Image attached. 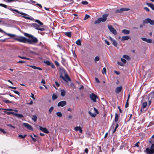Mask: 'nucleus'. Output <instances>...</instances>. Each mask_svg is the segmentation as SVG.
Listing matches in <instances>:
<instances>
[{
  "label": "nucleus",
  "mask_w": 154,
  "mask_h": 154,
  "mask_svg": "<svg viewBox=\"0 0 154 154\" xmlns=\"http://www.w3.org/2000/svg\"><path fill=\"white\" fill-rule=\"evenodd\" d=\"M24 35L29 38H31L29 39L25 37L20 36L14 38L16 40L19 42L24 43H28L30 44H33L36 43L38 42V40L37 38L34 37L32 35L26 33H24Z\"/></svg>",
  "instance_id": "nucleus-1"
},
{
  "label": "nucleus",
  "mask_w": 154,
  "mask_h": 154,
  "mask_svg": "<svg viewBox=\"0 0 154 154\" xmlns=\"http://www.w3.org/2000/svg\"><path fill=\"white\" fill-rule=\"evenodd\" d=\"M60 77L66 82L71 81V80L66 71L63 69H60Z\"/></svg>",
  "instance_id": "nucleus-2"
},
{
  "label": "nucleus",
  "mask_w": 154,
  "mask_h": 154,
  "mask_svg": "<svg viewBox=\"0 0 154 154\" xmlns=\"http://www.w3.org/2000/svg\"><path fill=\"white\" fill-rule=\"evenodd\" d=\"M143 23L144 24H147L149 23L151 25H154V20L148 18L143 20Z\"/></svg>",
  "instance_id": "nucleus-3"
},
{
  "label": "nucleus",
  "mask_w": 154,
  "mask_h": 154,
  "mask_svg": "<svg viewBox=\"0 0 154 154\" xmlns=\"http://www.w3.org/2000/svg\"><path fill=\"white\" fill-rule=\"evenodd\" d=\"M108 27L110 31L114 35H116L117 33L116 30L115 29L112 25H108Z\"/></svg>",
  "instance_id": "nucleus-4"
},
{
  "label": "nucleus",
  "mask_w": 154,
  "mask_h": 154,
  "mask_svg": "<svg viewBox=\"0 0 154 154\" xmlns=\"http://www.w3.org/2000/svg\"><path fill=\"white\" fill-rule=\"evenodd\" d=\"M90 97L91 100L94 102L97 101L96 99L98 98V97L94 93H92L90 95Z\"/></svg>",
  "instance_id": "nucleus-5"
},
{
  "label": "nucleus",
  "mask_w": 154,
  "mask_h": 154,
  "mask_svg": "<svg viewBox=\"0 0 154 154\" xmlns=\"http://www.w3.org/2000/svg\"><path fill=\"white\" fill-rule=\"evenodd\" d=\"M78 131H79L80 134H79V137L81 138H82L83 137V132L82 128L80 126L78 127Z\"/></svg>",
  "instance_id": "nucleus-6"
},
{
  "label": "nucleus",
  "mask_w": 154,
  "mask_h": 154,
  "mask_svg": "<svg viewBox=\"0 0 154 154\" xmlns=\"http://www.w3.org/2000/svg\"><path fill=\"white\" fill-rule=\"evenodd\" d=\"M146 152L147 154H154V149L152 150L148 147L146 149Z\"/></svg>",
  "instance_id": "nucleus-7"
},
{
  "label": "nucleus",
  "mask_w": 154,
  "mask_h": 154,
  "mask_svg": "<svg viewBox=\"0 0 154 154\" xmlns=\"http://www.w3.org/2000/svg\"><path fill=\"white\" fill-rule=\"evenodd\" d=\"M23 125L26 128L28 129L33 131V128L31 125L26 123H23Z\"/></svg>",
  "instance_id": "nucleus-8"
},
{
  "label": "nucleus",
  "mask_w": 154,
  "mask_h": 154,
  "mask_svg": "<svg viewBox=\"0 0 154 154\" xmlns=\"http://www.w3.org/2000/svg\"><path fill=\"white\" fill-rule=\"evenodd\" d=\"M108 16V14H106L103 15L102 17H100V19L102 22H105L106 19L107 17Z\"/></svg>",
  "instance_id": "nucleus-9"
},
{
  "label": "nucleus",
  "mask_w": 154,
  "mask_h": 154,
  "mask_svg": "<svg viewBox=\"0 0 154 154\" xmlns=\"http://www.w3.org/2000/svg\"><path fill=\"white\" fill-rule=\"evenodd\" d=\"M66 104V102L65 101H60L58 103L57 106L58 107L61 106L63 107L65 106Z\"/></svg>",
  "instance_id": "nucleus-10"
},
{
  "label": "nucleus",
  "mask_w": 154,
  "mask_h": 154,
  "mask_svg": "<svg viewBox=\"0 0 154 154\" xmlns=\"http://www.w3.org/2000/svg\"><path fill=\"white\" fill-rule=\"evenodd\" d=\"M44 63L48 66H51V67H54V66L53 64L49 61L45 60Z\"/></svg>",
  "instance_id": "nucleus-11"
},
{
  "label": "nucleus",
  "mask_w": 154,
  "mask_h": 154,
  "mask_svg": "<svg viewBox=\"0 0 154 154\" xmlns=\"http://www.w3.org/2000/svg\"><path fill=\"white\" fill-rule=\"evenodd\" d=\"M39 127L40 130L42 131L43 132L46 134H48L49 133V131L47 130V129L46 128H43L41 126H39Z\"/></svg>",
  "instance_id": "nucleus-12"
},
{
  "label": "nucleus",
  "mask_w": 154,
  "mask_h": 154,
  "mask_svg": "<svg viewBox=\"0 0 154 154\" xmlns=\"http://www.w3.org/2000/svg\"><path fill=\"white\" fill-rule=\"evenodd\" d=\"M31 26H33L34 28H35L36 29H38V28H39L40 26L39 25H38L36 23H33L32 24Z\"/></svg>",
  "instance_id": "nucleus-13"
},
{
  "label": "nucleus",
  "mask_w": 154,
  "mask_h": 154,
  "mask_svg": "<svg viewBox=\"0 0 154 154\" xmlns=\"http://www.w3.org/2000/svg\"><path fill=\"white\" fill-rule=\"evenodd\" d=\"M122 89V86H119L118 87L116 88V92L117 94H119L120 92Z\"/></svg>",
  "instance_id": "nucleus-14"
},
{
  "label": "nucleus",
  "mask_w": 154,
  "mask_h": 154,
  "mask_svg": "<svg viewBox=\"0 0 154 154\" xmlns=\"http://www.w3.org/2000/svg\"><path fill=\"white\" fill-rule=\"evenodd\" d=\"M11 11H15V12H16L18 13H19L22 15H24V16H26V15H27V14H26L24 13H23V12H19L17 10H16V9H11Z\"/></svg>",
  "instance_id": "nucleus-15"
},
{
  "label": "nucleus",
  "mask_w": 154,
  "mask_h": 154,
  "mask_svg": "<svg viewBox=\"0 0 154 154\" xmlns=\"http://www.w3.org/2000/svg\"><path fill=\"white\" fill-rule=\"evenodd\" d=\"M130 38V37L128 36H123L122 37V40L124 41L125 40H128Z\"/></svg>",
  "instance_id": "nucleus-16"
},
{
  "label": "nucleus",
  "mask_w": 154,
  "mask_h": 154,
  "mask_svg": "<svg viewBox=\"0 0 154 154\" xmlns=\"http://www.w3.org/2000/svg\"><path fill=\"white\" fill-rule=\"evenodd\" d=\"M149 143H154V134L152 136L149 140Z\"/></svg>",
  "instance_id": "nucleus-17"
},
{
  "label": "nucleus",
  "mask_w": 154,
  "mask_h": 154,
  "mask_svg": "<svg viewBox=\"0 0 154 154\" xmlns=\"http://www.w3.org/2000/svg\"><path fill=\"white\" fill-rule=\"evenodd\" d=\"M130 31L126 29H123L122 30V32L125 34H128L130 33Z\"/></svg>",
  "instance_id": "nucleus-18"
},
{
  "label": "nucleus",
  "mask_w": 154,
  "mask_h": 154,
  "mask_svg": "<svg viewBox=\"0 0 154 154\" xmlns=\"http://www.w3.org/2000/svg\"><path fill=\"white\" fill-rule=\"evenodd\" d=\"M146 4L148 6L150 7L152 10H154V5L153 4L147 3Z\"/></svg>",
  "instance_id": "nucleus-19"
},
{
  "label": "nucleus",
  "mask_w": 154,
  "mask_h": 154,
  "mask_svg": "<svg viewBox=\"0 0 154 154\" xmlns=\"http://www.w3.org/2000/svg\"><path fill=\"white\" fill-rule=\"evenodd\" d=\"M147 105V103L146 102H143L142 105V107L143 108V109H144L146 107Z\"/></svg>",
  "instance_id": "nucleus-20"
},
{
  "label": "nucleus",
  "mask_w": 154,
  "mask_h": 154,
  "mask_svg": "<svg viewBox=\"0 0 154 154\" xmlns=\"http://www.w3.org/2000/svg\"><path fill=\"white\" fill-rule=\"evenodd\" d=\"M32 119L34 122H35L37 120V117L36 115H34L32 116Z\"/></svg>",
  "instance_id": "nucleus-21"
},
{
  "label": "nucleus",
  "mask_w": 154,
  "mask_h": 154,
  "mask_svg": "<svg viewBox=\"0 0 154 154\" xmlns=\"http://www.w3.org/2000/svg\"><path fill=\"white\" fill-rule=\"evenodd\" d=\"M15 116L17 118H23V116L22 114H15Z\"/></svg>",
  "instance_id": "nucleus-22"
},
{
  "label": "nucleus",
  "mask_w": 154,
  "mask_h": 154,
  "mask_svg": "<svg viewBox=\"0 0 154 154\" xmlns=\"http://www.w3.org/2000/svg\"><path fill=\"white\" fill-rule=\"evenodd\" d=\"M66 94V91L64 90H61V95L63 96L64 97L65 96Z\"/></svg>",
  "instance_id": "nucleus-23"
},
{
  "label": "nucleus",
  "mask_w": 154,
  "mask_h": 154,
  "mask_svg": "<svg viewBox=\"0 0 154 154\" xmlns=\"http://www.w3.org/2000/svg\"><path fill=\"white\" fill-rule=\"evenodd\" d=\"M72 51L73 54V57H74V58H75L74 60L76 61L75 58H76V54L75 52V50H74L73 48L72 49Z\"/></svg>",
  "instance_id": "nucleus-24"
},
{
  "label": "nucleus",
  "mask_w": 154,
  "mask_h": 154,
  "mask_svg": "<svg viewBox=\"0 0 154 154\" xmlns=\"http://www.w3.org/2000/svg\"><path fill=\"white\" fill-rule=\"evenodd\" d=\"M88 113L91 116L93 117H94L96 115V113H93L90 111H89Z\"/></svg>",
  "instance_id": "nucleus-25"
},
{
  "label": "nucleus",
  "mask_w": 154,
  "mask_h": 154,
  "mask_svg": "<svg viewBox=\"0 0 154 154\" xmlns=\"http://www.w3.org/2000/svg\"><path fill=\"white\" fill-rule=\"evenodd\" d=\"M52 100H55L57 98V96L56 94H53L52 97Z\"/></svg>",
  "instance_id": "nucleus-26"
},
{
  "label": "nucleus",
  "mask_w": 154,
  "mask_h": 154,
  "mask_svg": "<svg viewBox=\"0 0 154 154\" xmlns=\"http://www.w3.org/2000/svg\"><path fill=\"white\" fill-rule=\"evenodd\" d=\"M119 119V116L117 113H116L115 116V121L116 122H117L118 121Z\"/></svg>",
  "instance_id": "nucleus-27"
},
{
  "label": "nucleus",
  "mask_w": 154,
  "mask_h": 154,
  "mask_svg": "<svg viewBox=\"0 0 154 154\" xmlns=\"http://www.w3.org/2000/svg\"><path fill=\"white\" fill-rule=\"evenodd\" d=\"M35 22L38 23V24H39V25L40 26H41L42 25H43V23L41 22L39 20H35Z\"/></svg>",
  "instance_id": "nucleus-28"
},
{
  "label": "nucleus",
  "mask_w": 154,
  "mask_h": 154,
  "mask_svg": "<svg viewBox=\"0 0 154 154\" xmlns=\"http://www.w3.org/2000/svg\"><path fill=\"white\" fill-rule=\"evenodd\" d=\"M124 11V10L122 8H121L120 9H118L116 10V12L118 13H122V12Z\"/></svg>",
  "instance_id": "nucleus-29"
},
{
  "label": "nucleus",
  "mask_w": 154,
  "mask_h": 154,
  "mask_svg": "<svg viewBox=\"0 0 154 154\" xmlns=\"http://www.w3.org/2000/svg\"><path fill=\"white\" fill-rule=\"evenodd\" d=\"M56 115L59 117H61L62 116V115L60 112H57L56 113Z\"/></svg>",
  "instance_id": "nucleus-30"
},
{
  "label": "nucleus",
  "mask_w": 154,
  "mask_h": 154,
  "mask_svg": "<svg viewBox=\"0 0 154 154\" xmlns=\"http://www.w3.org/2000/svg\"><path fill=\"white\" fill-rule=\"evenodd\" d=\"M65 34L69 37H71V33L70 32H67L65 33Z\"/></svg>",
  "instance_id": "nucleus-31"
},
{
  "label": "nucleus",
  "mask_w": 154,
  "mask_h": 154,
  "mask_svg": "<svg viewBox=\"0 0 154 154\" xmlns=\"http://www.w3.org/2000/svg\"><path fill=\"white\" fill-rule=\"evenodd\" d=\"M101 20L100 18H99L97 20H96L94 22V24L99 23L101 22Z\"/></svg>",
  "instance_id": "nucleus-32"
},
{
  "label": "nucleus",
  "mask_w": 154,
  "mask_h": 154,
  "mask_svg": "<svg viewBox=\"0 0 154 154\" xmlns=\"http://www.w3.org/2000/svg\"><path fill=\"white\" fill-rule=\"evenodd\" d=\"M123 58H125V59H127V60H129V59L130 58L129 56H128V55H124L123 56Z\"/></svg>",
  "instance_id": "nucleus-33"
},
{
  "label": "nucleus",
  "mask_w": 154,
  "mask_h": 154,
  "mask_svg": "<svg viewBox=\"0 0 154 154\" xmlns=\"http://www.w3.org/2000/svg\"><path fill=\"white\" fill-rule=\"evenodd\" d=\"M112 42V44L115 47H116L117 46V43L116 41L114 40Z\"/></svg>",
  "instance_id": "nucleus-34"
},
{
  "label": "nucleus",
  "mask_w": 154,
  "mask_h": 154,
  "mask_svg": "<svg viewBox=\"0 0 154 154\" xmlns=\"http://www.w3.org/2000/svg\"><path fill=\"white\" fill-rule=\"evenodd\" d=\"M26 136L27 135L26 134H25L24 135H23L21 134H19L18 135V137H20L22 139H23L25 137H26Z\"/></svg>",
  "instance_id": "nucleus-35"
},
{
  "label": "nucleus",
  "mask_w": 154,
  "mask_h": 154,
  "mask_svg": "<svg viewBox=\"0 0 154 154\" xmlns=\"http://www.w3.org/2000/svg\"><path fill=\"white\" fill-rule=\"evenodd\" d=\"M3 1H5L8 2H11L13 1H18L19 0H3Z\"/></svg>",
  "instance_id": "nucleus-36"
},
{
  "label": "nucleus",
  "mask_w": 154,
  "mask_h": 154,
  "mask_svg": "<svg viewBox=\"0 0 154 154\" xmlns=\"http://www.w3.org/2000/svg\"><path fill=\"white\" fill-rule=\"evenodd\" d=\"M54 109V107L53 106H51V108L49 109L48 110V112L49 113H51L53 111Z\"/></svg>",
  "instance_id": "nucleus-37"
},
{
  "label": "nucleus",
  "mask_w": 154,
  "mask_h": 154,
  "mask_svg": "<svg viewBox=\"0 0 154 154\" xmlns=\"http://www.w3.org/2000/svg\"><path fill=\"white\" fill-rule=\"evenodd\" d=\"M100 60V58L99 57L97 56L96 57L94 58V61L95 62H96Z\"/></svg>",
  "instance_id": "nucleus-38"
},
{
  "label": "nucleus",
  "mask_w": 154,
  "mask_h": 154,
  "mask_svg": "<svg viewBox=\"0 0 154 154\" xmlns=\"http://www.w3.org/2000/svg\"><path fill=\"white\" fill-rule=\"evenodd\" d=\"M6 34H7V35H8V36H9L10 37H14L15 36V35L14 34H9V33H6Z\"/></svg>",
  "instance_id": "nucleus-39"
},
{
  "label": "nucleus",
  "mask_w": 154,
  "mask_h": 154,
  "mask_svg": "<svg viewBox=\"0 0 154 154\" xmlns=\"http://www.w3.org/2000/svg\"><path fill=\"white\" fill-rule=\"evenodd\" d=\"M90 16L89 15H88V14H86L85 15V16L84 19V20H86V19H88V18H89L90 17Z\"/></svg>",
  "instance_id": "nucleus-40"
},
{
  "label": "nucleus",
  "mask_w": 154,
  "mask_h": 154,
  "mask_svg": "<svg viewBox=\"0 0 154 154\" xmlns=\"http://www.w3.org/2000/svg\"><path fill=\"white\" fill-rule=\"evenodd\" d=\"M54 64L57 67H58L60 66L59 63L57 61H54Z\"/></svg>",
  "instance_id": "nucleus-41"
},
{
  "label": "nucleus",
  "mask_w": 154,
  "mask_h": 154,
  "mask_svg": "<svg viewBox=\"0 0 154 154\" xmlns=\"http://www.w3.org/2000/svg\"><path fill=\"white\" fill-rule=\"evenodd\" d=\"M106 68H103V70L102 71V73L103 74H106Z\"/></svg>",
  "instance_id": "nucleus-42"
},
{
  "label": "nucleus",
  "mask_w": 154,
  "mask_h": 154,
  "mask_svg": "<svg viewBox=\"0 0 154 154\" xmlns=\"http://www.w3.org/2000/svg\"><path fill=\"white\" fill-rule=\"evenodd\" d=\"M81 3L83 5H87L88 4V2L86 1H83L81 2Z\"/></svg>",
  "instance_id": "nucleus-43"
},
{
  "label": "nucleus",
  "mask_w": 154,
  "mask_h": 154,
  "mask_svg": "<svg viewBox=\"0 0 154 154\" xmlns=\"http://www.w3.org/2000/svg\"><path fill=\"white\" fill-rule=\"evenodd\" d=\"M23 17L26 19L29 20H34V19L33 18H31L28 17H26L24 16H23Z\"/></svg>",
  "instance_id": "nucleus-44"
},
{
  "label": "nucleus",
  "mask_w": 154,
  "mask_h": 154,
  "mask_svg": "<svg viewBox=\"0 0 154 154\" xmlns=\"http://www.w3.org/2000/svg\"><path fill=\"white\" fill-rule=\"evenodd\" d=\"M121 60L122 62L123 63V64L125 63L126 62V60L125 59L122 58H121Z\"/></svg>",
  "instance_id": "nucleus-45"
},
{
  "label": "nucleus",
  "mask_w": 154,
  "mask_h": 154,
  "mask_svg": "<svg viewBox=\"0 0 154 154\" xmlns=\"http://www.w3.org/2000/svg\"><path fill=\"white\" fill-rule=\"evenodd\" d=\"M3 102L6 103H11V102L8 100H4Z\"/></svg>",
  "instance_id": "nucleus-46"
},
{
  "label": "nucleus",
  "mask_w": 154,
  "mask_h": 154,
  "mask_svg": "<svg viewBox=\"0 0 154 154\" xmlns=\"http://www.w3.org/2000/svg\"><path fill=\"white\" fill-rule=\"evenodd\" d=\"M150 143L152 144V145L151 146V147L149 148L150 149H152V150H154V143Z\"/></svg>",
  "instance_id": "nucleus-47"
},
{
  "label": "nucleus",
  "mask_w": 154,
  "mask_h": 154,
  "mask_svg": "<svg viewBox=\"0 0 154 154\" xmlns=\"http://www.w3.org/2000/svg\"><path fill=\"white\" fill-rule=\"evenodd\" d=\"M140 143V142H137L135 144V145L134 146V147H139V144Z\"/></svg>",
  "instance_id": "nucleus-48"
},
{
  "label": "nucleus",
  "mask_w": 154,
  "mask_h": 154,
  "mask_svg": "<svg viewBox=\"0 0 154 154\" xmlns=\"http://www.w3.org/2000/svg\"><path fill=\"white\" fill-rule=\"evenodd\" d=\"M117 63L118 65H119L121 66H123V63L120 61H118L117 62Z\"/></svg>",
  "instance_id": "nucleus-49"
},
{
  "label": "nucleus",
  "mask_w": 154,
  "mask_h": 154,
  "mask_svg": "<svg viewBox=\"0 0 154 154\" xmlns=\"http://www.w3.org/2000/svg\"><path fill=\"white\" fill-rule=\"evenodd\" d=\"M94 110L95 113H96L97 114L99 113L98 110L96 108H94Z\"/></svg>",
  "instance_id": "nucleus-50"
},
{
  "label": "nucleus",
  "mask_w": 154,
  "mask_h": 154,
  "mask_svg": "<svg viewBox=\"0 0 154 154\" xmlns=\"http://www.w3.org/2000/svg\"><path fill=\"white\" fill-rule=\"evenodd\" d=\"M129 106V103H128V100H127L126 102V103L125 105V107L126 108H127Z\"/></svg>",
  "instance_id": "nucleus-51"
},
{
  "label": "nucleus",
  "mask_w": 154,
  "mask_h": 154,
  "mask_svg": "<svg viewBox=\"0 0 154 154\" xmlns=\"http://www.w3.org/2000/svg\"><path fill=\"white\" fill-rule=\"evenodd\" d=\"M0 6L3 7L5 8H7V6L6 5L2 4H0Z\"/></svg>",
  "instance_id": "nucleus-52"
},
{
  "label": "nucleus",
  "mask_w": 154,
  "mask_h": 154,
  "mask_svg": "<svg viewBox=\"0 0 154 154\" xmlns=\"http://www.w3.org/2000/svg\"><path fill=\"white\" fill-rule=\"evenodd\" d=\"M146 42L148 43H151L152 42V40L150 39H147Z\"/></svg>",
  "instance_id": "nucleus-53"
},
{
  "label": "nucleus",
  "mask_w": 154,
  "mask_h": 154,
  "mask_svg": "<svg viewBox=\"0 0 154 154\" xmlns=\"http://www.w3.org/2000/svg\"><path fill=\"white\" fill-rule=\"evenodd\" d=\"M81 45V41L80 39L78 40V45Z\"/></svg>",
  "instance_id": "nucleus-54"
},
{
  "label": "nucleus",
  "mask_w": 154,
  "mask_h": 154,
  "mask_svg": "<svg viewBox=\"0 0 154 154\" xmlns=\"http://www.w3.org/2000/svg\"><path fill=\"white\" fill-rule=\"evenodd\" d=\"M6 125L8 126H9V127H12V128H15V127L13 126L12 125H11V124H7Z\"/></svg>",
  "instance_id": "nucleus-55"
},
{
  "label": "nucleus",
  "mask_w": 154,
  "mask_h": 154,
  "mask_svg": "<svg viewBox=\"0 0 154 154\" xmlns=\"http://www.w3.org/2000/svg\"><path fill=\"white\" fill-rule=\"evenodd\" d=\"M97 148L98 149V150L99 152H101V147L100 146H97Z\"/></svg>",
  "instance_id": "nucleus-56"
},
{
  "label": "nucleus",
  "mask_w": 154,
  "mask_h": 154,
  "mask_svg": "<svg viewBox=\"0 0 154 154\" xmlns=\"http://www.w3.org/2000/svg\"><path fill=\"white\" fill-rule=\"evenodd\" d=\"M30 137L32 138V140L34 142H35L36 141V139L35 138H34L32 135H30Z\"/></svg>",
  "instance_id": "nucleus-57"
},
{
  "label": "nucleus",
  "mask_w": 154,
  "mask_h": 154,
  "mask_svg": "<svg viewBox=\"0 0 154 154\" xmlns=\"http://www.w3.org/2000/svg\"><path fill=\"white\" fill-rule=\"evenodd\" d=\"M12 91L14 93H15V94H18V95H19V94H20V93H19V92L17 91H15V90H12Z\"/></svg>",
  "instance_id": "nucleus-58"
},
{
  "label": "nucleus",
  "mask_w": 154,
  "mask_h": 154,
  "mask_svg": "<svg viewBox=\"0 0 154 154\" xmlns=\"http://www.w3.org/2000/svg\"><path fill=\"white\" fill-rule=\"evenodd\" d=\"M104 42L107 44V45H110L109 42L108 41H107L106 39H105L104 40Z\"/></svg>",
  "instance_id": "nucleus-59"
},
{
  "label": "nucleus",
  "mask_w": 154,
  "mask_h": 154,
  "mask_svg": "<svg viewBox=\"0 0 154 154\" xmlns=\"http://www.w3.org/2000/svg\"><path fill=\"white\" fill-rule=\"evenodd\" d=\"M79 87V89L80 90H82L84 89V87L82 85H80Z\"/></svg>",
  "instance_id": "nucleus-60"
},
{
  "label": "nucleus",
  "mask_w": 154,
  "mask_h": 154,
  "mask_svg": "<svg viewBox=\"0 0 154 154\" xmlns=\"http://www.w3.org/2000/svg\"><path fill=\"white\" fill-rule=\"evenodd\" d=\"M141 39L144 41H145V42H146L147 41V38H141Z\"/></svg>",
  "instance_id": "nucleus-61"
},
{
  "label": "nucleus",
  "mask_w": 154,
  "mask_h": 154,
  "mask_svg": "<svg viewBox=\"0 0 154 154\" xmlns=\"http://www.w3.org/2000/svg\"><path fill=\"white\" fill-rule=\"evenodd\" d=\"M72 118V116L71 115H69V116L68 117H66V119L67 120H68L69 119H71Z\"/></svg>",
  "instance_id": "nucleus-62"
},
{
  "label": "nucleus",
  "mask_w": 154,
  "mask_h": 154,
  "mask_svg": "<svg viewBox=\"0 0 154 154\" xmlns=\"http://www.w3.org/2000/svg\"><path fill=\"white\" fill-rule=\"evenodd\" d=\"M95 81L97 83H100V81L99 80V79H98L96 77H95Z\"/></svg>",
  "instance_id": "nucleus-63"
},
{
  "label": "nucleus",
  "mask_w": 154,
  "mask_h": 154,
  "mask_svg": "<svg viewBox=\"0 0 154 154\" xmlns=\"http://www.w3.org/2000/svg\"><path fill=\"white\" fill-rule=\"evenodd\" d=\"M0 131L3 132L4 134H5L6 133V131L4 130L2 128L0 129Z\"/></svg>",
  "instance_id": "nucleus-64"
}]
</instances>
